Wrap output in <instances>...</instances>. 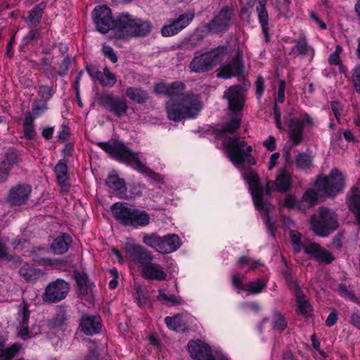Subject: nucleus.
<instances>
[{"label":"nucleus","instance_id":"6","mask_svg":"<svg viewBox=\"0 0 360 360\" xmlns=\"http://www.w3.org/2000/svg\"><path fill=\"white\" fill-rule=\"evenodd\" d=\"M96 145L116 160L131 167L139 172H146V167L141 161L136 153H134L123 143L118 141L113 143L98 142Z\"/></svg>","mask_w":360,"mask_h":360},{"label":"nucleus","instance_id":"5","mask_svg":"<svg viewBox=\"0 0 360 360\" xmlns=\"http://www.w3.org/2000/svg\"><path fill=\"white\" fill-rule=\"evenodd\" d=\"M115 23V37L119 39L144 37L150 32L152 28L149 21L134 18L129 13L120 15Z\"/></svg>","mask_w":360,"mask_h":360},{"label":"nucleus","instance_id":"25","mask_svg":"<svg viewBox=\"0 0 360 360\" xmlns=\"http://www.w3.org/2000/svg\"><path fill=\"white\" fill-rule=\"evenodd\" d=\"M289 288L296 300L297 309L300 314H308L311 311V306L305 299L304 295L296 281L288 280Z\"/></svg>","mask_w":360,"mask_h":360},{"label":"nucleus","instance_id":"21","mask_svg":"<svg viewBox=\"0 0 360 360\" xmlns=\"http://www.w3.org/2000/svg\"><path fill=\"white\" fill-rule=\"evenodd\" d=\"M313 119L307 114L303 115L301 118L292 119L289 124L290 139L294 145H298L302 139L303 134V127L305 125H311Z\"/></svg>","mask_w":360,"mask_h":360},{"label":"nucleus","instance_id":"56","mask_svg":"<svg viewBox=\"0 0 360 360\" xmlns=\"http://www.w3.org/2000/svg\"><path fill=\"white\" fill-rule=\"evenodd\" d=\"M338 316V312L336 310L333 309L328 316L326 320V325L328 327H332L334 326L337 322Z\"/></svg>","mask_w":360,"mask_h":360},{"label":"nucleus","instance_id":"12","mask_svg":"<svg viewBox=\"0 0 360 360\" xmlns=\"http://www.w3.org/2000/svg\"><path fill=\"white\" fill-rule=\"evenodd\" d=\"M124 249L129 260L139 264L141 266L153 259V255L149 250L141 245L136 244L131 238L127 239Z\"/></svg>","mask_w":360,"mask_h":360},{"label":"nucleus","instance_id":"62","mask_svg":"<svg viewBox=\"0 0 360 360\" xmlns=\"http://www.w3.org/2000/svg\"><path fill=\"white\" fill-rule=\"evenodd\" d=\"M350 323L360 330V314L358 313H353L350 317Z\"/></svg>","mask_w":360,"mask_h":360},{"label":"nucleus","instance_id":"10","mask_svg":"<svg viewBox=\"0 0 360 360\" xmlns=\"http://www.w3.org/2000/svg\"><path fill=\"white\" fill-rule=\"evenodd\" d=\"M311 225L316 235L326 237L338 229L339 223L335 212L329 208L321 207L319 208V216L311 217Z\"/></svg>","mask_w":360,"mask_h":360},{"label":"nucleus","instance_id":"3","mask_svg":"<svg viewBox=\"0 0 360 360\" xmlns=\"http://www.w3.org/2000/svg\"><path fill=\"white\" fill-rule=\"evenodd\" d=\"M244 179L248 184L256 209L258 210H266L267 212L263 217L267 230L274 236L276 227L269 216V207L266 202V198L271 191L276 190L281 192L288 191L292 184L291 174L285 169H279L276 180L267 182L266 188H263L260 185L259 176L252 171L245 173Z\"/></svg>","mask_w":360,"mask_h":360},{"label":"nucleus","instance_id":"18","mask_svg":"<svg viewBox=\"0 0 360 360\" xmlns=\"http://www.w3.org/2000/svg\"><path fill=\"white\" fill-rule=\"evenodd\" d=\"M232 16L230 8H223L207 25L208 30L214 34L225 32L231 23Z\"/></svg>","mask_w":360,"mask_h":360},{"label":"nucleus","instance_id":"1","mask_svg":"<svg viewBox=\"0 0 360 360\" xmlns=\"http://www.w3.org/2000/svg\"><path fill=\"white\" fill-rule=\"evenodd\" d=\"M223 97L228 101L230 120L222 125L217 136L222 140L228 156L237 168H241L244 162L255 165V160L250 154L252 151L251 146L237 137H225L224 133L234 134L241 123L242 110L245 98L242 88L238 85L230 86L224 94Z\"/></svg>","mask_w":360,"mask_h":360},{"label":"nucleus","instance_id":"27","mask_svg":"<svg viewBox=\"0 0 360 360\" xmlns=\"http://www.w3.org/2000/svg\"><path fill=\"white\" fill-rule=\"evenodd\" d=\"M32 259L40 264L49 266L62 271H66L72 266V264L66 260L37 257L34 252H32Z\"/></svg>","mask_w":360,"mask_h":360},{"label":"nucleus","instance_id":"48","mask_svg":"<svg viewBox=\"0 0 360 360\" xmlns=\"http://www.w3.org/2000/svg\"><path fill=\"white\" fill-rule=\"evenodd\" d=\"M342 46L340 45H337L335 46V51L332 54H330L328 58V62H329L330 65H336L340 64V55L342 53Z\"/></svg>","mask_w":360,"mask_h":360},{"label":"nucleus","instance_id":"64","mask_svg":"<svg viewBox=\"0 0 360 360\" xmlns=\"http://www.w3.org/2000/svg\"><path fill=\"white\" fill-rule=\"evenodd\" d=\"M69 128L66 126H62L58 131V137L60 140H66L69 136Z\"/></svg>","mask_w":360,"mask_h":360},{"label":"nucleus","instance_id":"53","mask_svg":"<svg viewBox=\"0 0 360 360\" xmlns=\"http://www.w3.org/2000/svg\"><path fill=\"white\" fill-rule=\"evenodd\" d=\"M102 51L103 54L108 57L112 63H116L117 61V57L111 46L103 45L102 47Z\"/></svg>","mask_w":360,"mask_h":360},{"label":"nucleus","instance_id":"15","mask_svg":"<svg viewBox=\"0 0 360 360\" xmlns=\"http://www.w3.org/2000/svg\"><path fill=\"white\" fill-rule=\"evenodd\" d=\"M69 284L62 279H57L49 283L44 294V300L58 302L65 298L69 292Z\"/></svg>","mask_w":360,"mask_h":360},{"label":"nucleus","instance_id":"35","mask_svg":"<svg viewBox=\"0 0 360 360\" xmlns=\"http://www.w3.org/2000/svg\"><path fill=\"white\" fill-rule=\"evenodd\" d=\"M142 242L148 247L155 250L156 252L159 253L161 252L162 240V236H160L158 233H143Z\"/></svg>","mask_w":360,"mask_h":360},{"label":"nucleus","instance_id":"34","mask_svg":"<svg viewBox=\"0 0 360 360\" xmlns=\"http://www.w3.org/2000/svg\"><path fill=\"white\" fill-rule=\"evenodd\" d=\"M6 340L0 338V357L2 360H12L20 352L22 346L20 344L14 343L10 347L4 349Z\"/></svg>","mask_w":360,"mask_h":360},{"label":"nucleus","instance_id":"23","mask_svg":"<svg viewBox=\"0 0 360 360\" xmlns=\"http://www.w3.org/2000/svg\"><path fill=\"white\" fill-rule=\"evenodd\" d=\"M30 311L28 310V307L27 304L23 302L18 306V313L17 316V321L18 323L17 326L18 335L23 340H25L32 336L28 327Z\"/></svg>","mask_w":360,"mask_h":360},{"label":"nucleus","instance_id":"45","mask_svg":"<svg viewBox=\"0 0 360 360\" xmlns=\"http://www.w3.org/2000/svg\"><path fill=\"white\" fill-rule=\"evenodd\" d=\"M265 288L266 283L262 280L257 279L246 284L244 290L252 294H257L261 292Z\"/></svg>","mask_w":360,"mask_h":360},{"label":"nucleus","instance_id":"46","mask_svg":"<svg viewBox=\"0 0 360 360\" xmlns=\"http://www.w3.org/2000/svg\"><path fill=\"white\" fill-rule=\"evenodd\" d=\"M273 328L278 330H283L287 327L285 319L278 313H275L272 319Z\"/></svg>","mask_w":360,"mask_h":360},{"label":"nucleus","instance_id":"13","mask_svg":"<svg viewBox=\"0 0 360 360\" xmlns=\"http://www.w3.org/2000/svg\"><path fill=\"white\" fill-rule=\"evenodd\" d=\"M316 204V195L312 188L307 189L303 194L302 199L297 201L295 196L288 195L283 200L284 207L298 210L305 212Z\"/></svg>","mask_w":360,"mask_h":360},{"label":"nucleus","instance_id":"26","mask_svg":"<svg viewBox=\"0 0 360 360\" xmlns=\"http://www.w3.org/2000/svg\"><path fill=\"white\" fill-rule=\"evenodd\" d=\"M79 327L86 335H93L100 333L101 322L99 316L83 315L80 319Z\"/></svg>","mask_w":360,"mask_h":360},{"label":"nucleus","instance_id":"29","mask_svg":"<svg viewBox=\"0 0 360 360\" xmlns=\"http://www.w3.org/2000/svg\"><path fill=\"white\" fill-rule=\"evenodd\" d=\"M347 203L349 208L356 217L359 226H360V191L358 188H353L348 194Z\"/></svg>","mask_w":360,"mask_h":360},{"label":"nucleus","instance_id":"7","mask_svg":"<svg viewBox=\"0 0 360 360\" xmlns=\"http://www.w3.org/2000/svg\"><path fill=\"white\" fill-rule=\"evenodd\" d=\"M290 237L292 249L295 253L304 251L305 254L310 255L316 261L326 264H329L334 261L335 257L330 252L324 249L318 243L302 240L301 234L298 231H290Z\"/></svg>","mask_w":360,"mask_h":360},{"label":"nucleus","instance_id":"9","mask_svg":"<svg viewBox=\"0 0 360 360\" xmlns=\"http://www.w3.org/2000/svg\"><path fill=\"white\" fill-rule=\"evenodd\" d=\"M228 53V50L225 46H219L203 53H195L189 64V69L191 72L196 73L209 72L217 64L226 58Z\"/></svg>","mask_w":360,"mask_h":360},{"label":"nucleus","instance_id":"16","mask_svg":"<svg viewBox=\"0 0 360 360\" xmlns=\"http://www.w3.org/2000/svg\"><path fill=\"white\" fill-rule=\"evenodd\" d=\"M256 1H257L256 6L257 17L260 22L262 32L267 39L269 31V15L266 9L267 0H242L241 3L243 6L241 10L243 13L248 12L250 8H252Z\"/></svg>","mask_w":360,"mask_h":360},{"label":"nucleus","instance_id":"51","mask_svg":"<svg viewBox=\"0 0 360 360\" xmlns=\"http://www.w3.org/2000/svg\"><path fill=\"white\" fill-rule=\"evenodd\" d=\"M47 108V105L45 101L40 100L36 103L35 105L32 108V113L34 117L39 116Z\"/></svg>","mask_w":360,"mask_h":360},{"label":"nucleus","instance_id":"2","mask_svg":"<svg viewBox=\"0 0 360 360\" xmlns=\"http://www.w3.org/2000/svg\"><path fill=\"white\" fill-rule=\"evenodd\" d=\"M185 88L186 85L178 81L170 84L160 82L154 87L156 94L170 98L166 103L167 117L170 120L179 122L194 118L202 108L199 96L194 94H184Z\"/></svg>","mask_w":360,"mask_h":360},{"label":"nucleus","instance_id":"31","mask_svg":"<svg viewBox=\"0 0 360 360\" xmlns=\"http://www.w3.org/2000/svg\"><path fill=\"white\" fill-rule=\"evenodd\" d=\"M105 183L110 188L117 192L120 198H126L127 188L125 181L117 174H110Z\"/></svg>","mask_w":360,"mask_h":360},{"label":"nucleus","instance_id":"40","mask_svg":"<svg viewBox=\"0 0 360 360\" xmlns=\"http://www.w3.org/2000/svg\"><path fill=\"white\" fill-rule=\"evenodd\" d=\"M309 51L314 52V50L308 45L307 39L304 35L299 37L295 46L291 49V52L297 55H306Z\"/></svg>","mask_w":360,"mask_h":360},{"label":"nucleus","instance_id":"39","mask_svg":"<svg viewBox=\"0 0 360 360\" xmlns=\"http://www.w3.org/2000/svg\"><path fill=\"white\" fill-rule=\"evenodd\" d=\"M126 95L130 100L138 103H145L148 98L146 92L139 88H127L126 89Z\"/></svg>","mask_w":360,"mask_h":360},{"label":"nucleus","instance_id":"61","mask_svg":"<svg viewBox=\"0 0 360 360\" xmlns=\"http://www.w3.org/2000/svg\"><path fill=\"white\" fill-rule=\"evenodd\" d=\"M39 93L44 99H49L52 96L51 88L46 86H41Z\"/></svg>","mask_w":360,"mask_h":360},{"label":"nucleus","instance_id":"52","mask_svg":"<svg viewBox=\"0 0 360 360\" xmlns=\"http://www.w3.org/2000/svg\"><path fill=\"white\" fill-rule=\"evenodd\" d=\"M285 83L283 80L279 82L277 96L275 98V103H283L285 101Z\"/></svg>","mask_w":360,"mask_h":360},{"label":"nucleus","instance_id":"38","mask_svg":"<svg viewBox=\"0 0 360 360\" xmlns=\"http://www.w3.org/2000/svg\"><path fill=\"white\" fill-rule=\"evenodd\" d=\"M34 120V117L30 113L25 115L22 127L24 137L27 140H32L36 136Z\"/></svg>","mask_w":360,"mask_h":360},{"label":"nucleus","instance_id":"30","mask_svg":"<svg viewBox=\"0 0 360 360\" xmlns=\"http://www.w3.org/2000/svg\"><path fill=\"white\" fill-rule=\"evenodd\" d=\"M71 243V237L66 233H63L54 239L51 243V249L55 254H63L68 250Z\"/></svg>","mask_w":360,"mask_h":360},{"label":"nucleus","instance_id":"28","mask_svg":"<svg viewBox=\"0 0 360 360\" xmlns=\"http://www.w3.org/2000/svg\"><path fill=\"white\" fill-rule=\"evenodd\" d=\"M160 254H169L177 250L181 245L180 238L176 234H167L162 236Z\"/></svg>","mask_w":360,"mask_h":360},{"label":"nucleus","instance_id":"50","mask_svg":"<svg viewBox=\"0 0 360 360\" xmlns=\"http://www.w3.org/2000/svg\"><path fill=\"white\" fill-rule=\"evenodd\" d=\"M352 78L355 90L360 93V65H357L354 68Z\"/></svg>","mask_w":360,"mask_h":360},{"label":"nucleus","instance_id":"42","mask_svg":"<svg viewBox=\"0 0 360 360\" xmlns=\"http://www.w3.org/2000/svg\"><path fill=\"white\" fill-rule=\"evenodd\" d=\"M313 161L312 156L308 153H300L295 158V165L300 169L309 168Z\"/></svg>","mask_w":360,"mask_h":360},{"label":"nucleus","instance_id":"17","mask_svg":"<svg viewBox=\"0 0 360 360\" xmlns=\"http://www.w3.org/2000/svg\"><path fill=\"white\" fill-rule=\"evenodd\" d=\"M32 187L27 184H18L8 191L7 201L13 206H20L25 204L31 195Z\"/></svg>","mask_w":360,"mask_h":360},{"label":"nucleus","instance_id":"59","mask_svg":"<svg viewBox=\"0 0 360 360\" xmlns=\"http://www.w3.org/2000/svg\"><path fill=\"white\" fill-rule=\"evenodd\" d=\"M232 283L236 288L238 290H243L245 288V285H243V278L239 275H233L232 277Z\"/></svg>","mask_w":360,"mask_h":360},{"label":"nucleus","instance_id":"54","mask_svg":"<svg viewBox=\"0 0 360 360\" xmlns=\"http://www.w3.org/2000/svg\"><path fill=\"white\" fill-rule=\"evenodd\" d=\"M239 263L243 265L250 266V269H252V270L255 269L257 266V265L261 264L259 261L258 262L253 261L251 259L248 258L246 257H241L239 259Z\"/></svg>","mask_w":360,"mask_h":360},{"label":"nucleus","instance_id":"19","mask_svg":"<svg viewBox=\"0 0 360 360\" xmlns=\"http://www.w3.org/2000/svg\"><path fill=\"white\" fill-rule=\"evenodd\" d=\"M100 103L117 117L124 115L129 108L126 99L110 94L101 95Z\"/></svg>","mask_w":360,"mask_h":360},{"label":"nucleus","instance_id":"22","mask_svg":"<svg viewBox=\"0 0 360 360\" xmlns=\"http://www.w3.org/2000/svg\"><path fill=\"white\" fill-rule=\"evenodd\" d=\"M193 13H187L181 14L178 18L173 20L170 24L164 25L161 30V33L164 37H171L176 34L193 20Z\"/></svg>","mask_w":360,"mask_h":360},{"label":"nucleus","instance_id":"55","mask_svg":"<svg viewBox=\"0 0 360 360\" xmlns=\"http://www.w3.org/2000/svg\"><path fill=\"white\" fill-rule=\"evenodd\" d=\"M256 94L258 98L261 97L264 90V80L261 76L257 77L255 83Z\"/></svg>","mask_w":360,"mask_h":360},{"label":"nucleus","instance_id":"44","mask_svg":"<svg viewBox=\"0 0 360 360\" xmlns=\"http://www.w3.org/2000/svg\"><path fill=\"white\" fill-rule=\"evenodd\" d=\"M337 290L339 295L345 300H350L356 303L359 302V299L355 295L354 291L352 290H349L345 284H338Z\"/></svg>","mask_w":360,"mask_h":360},{"label":"nucleus","instance_id":"11","mask_svg":"<svg viewBox=\"0 0 360 360\" xmlns=\"http://www.w3.org/2000/svg\"><path fill=\"white\" fill-rule=\"evenodd\" d=\"M94 22L97 30L101 33H107L112 30L115 34L116 20H112V13L110 8L106 6H98L93 11Z\"/></svg>","mask_w":360,"mask_h":360},{"label":"nucleus","instance_id":"49","mask_svg":"<svg viewBox=\"0 0 360 360\" xmlns=\"http://www.w3.org/2000/svg\"><path fill=\"white\" fill-rule=\"evenodd\" d=\"M76 281L77 285L79 286V292L82 295L86 294L88 288L86 285V276L81 274H77Z\"/></svg>","mask_w":360,"mask_h":360},{"label":"nucleus","instance_id":"57","mask_svg":"<svg viewBox=\"0 0 360 360\" xmlns=\"http://www.w3.org/2000/svg\"><path fill=\"white\" fill-rule=\"evenodd\" d=\"M263 145L269 151H274L276 148V139L273 136H269L263 143Z\"/></svg>","mask_w":360,"mask_h":360},{"label":"nucleus","instance_id":"43","mask_svg":"<svg viewBox=\"0 0 360 360\" xmlns=\"http://www.w3.org/2000/svg\"><path fill=\"white\" fill-rule=\"evenodd\" d=\"M165 322L169 329L176 331L181 330L185 325L180 314H176L174 316H167L165 319Z\"/></svg>","mask_w":360,"mask_h":360},{"label":"nucleus","instance_id":"60","mask_svg":"<svg viewBox=\"0 0 360 360\" xmlns=\"http://www.w3.org/2000/svg\"><path fill=\"white\" fill-rule=\"evenodd\" d=\"M274 117H275V120H276V127L279 129H282V123H281V114L279 108L277 106V105L276 103L274 107Z\"/></svg>","mask_w":360,"mask_h":360},{"label":"nucleus","instance_id":"8","mask_svg":"<svg viewBox=\"0 0 360 360\" xmlns=\"http://www.w3.org/2000/svg\"><path fill=\"white\" fill-rule=\"evenodd\" d=\"M345 187V176L337 168H333L328 176H320L317 179L314 188L316 195V202L319 197L335 196Z\"/></svg>","mask_w":360,"mask_h":360},{"label":"nucleus","instance_id":"36","mask_svg":"<svg viewBox=\"0 0 360 360\" xmlns=\"http://www.w3.org/2000/svg\"><path fill=\"white\" fill-rule=\"evenodd\" d=\"M157 300L163 304H171L172 306H179L184 303V300L180 296L167 293L165 290L162 288L158 290Z\"/></svg>","mask_w":360,"mask_h":360},{"label":"nucleus","instance_id":"33","mask_svg":"<svg viewBox=\"0 0 360 360\" xmlns=\"http://www.w3.org/2000/svg\"><path fill=\"white\" fill-rule=\"evenodd\" d=\"M19 274L27 282H35L44 274L41 270L34 268L29 264H23Z\"/></svg>","mask_w":360,"mask_h":360},{"label":"nucleus","instance_id":"20","mask_svg":"<svg viewBox=\"0 0 360 360\" xmlns=\"http://www.w3.org/2000/svg\"><path fill=\"white\" fill-rule=\"evenodd\" d=\"M188 350L193 360H215L210 347L202 340L189 341Z\"/></svg>","mask_w":360,"mask_h":360},{"label":"nucleus","instance_id":"37","mask_svg":"<svg viewBox=\"0 0 360 360\" xmlns=\"http://www.w3.org/2000/svg\"><path fill=\"white\" fill-rule=\"evenodd\" d=\"M44 8V4L41 3L30 11L27 22L30 27H36L39 24Z\"/></svg>","mask_w":360,"mask_h":360},{"label":"nucleus","instance_id":"47","mask_svg":"<svg viewBox=\"0 0 360 360\" xmlns=\"http://www.w3.org/2000/svg\"><path fill=\"white\" fill-rule=\"evenodd\" d=\"M17 162V155L13 150H9L6 155L5 160L3 161V166L6 169L11 168Z\"/></svg>","mask_w":360,"mask_h":360},{"label":"nucleus","instance_id":"14","mask_svg":"<svg viewBox=\"0 0 360 360\" xmlns=\"http://www.w3.org/2000/svg\"><path fill=\"white\" fill-rule=\"evenodd\" d=\"M243 67V53L237 51L229 61L221 65L217 71V77L225 79L236 77L242 72Z\"/></svg>","mask_w":360,"mask_h":360},{"label":"nucleus","instance_id":"58","mask_svg":"<svg viewBox=\"0 0 360 360\" xmlns=\"http://www.w3.org/2000/svg\"><path fill=\"white\" fill-rule=\"evenodd\" d=\"M330 106H331V108L334 113L335 117L338 120L341 115V111H342V106H341L340 103L337 101H332L330 103Z\"/></svg>","mask_w":360,"mask_h":360},{"label":"nucleus","instance_id":"41","mask_svg":"<svg viewBox=\"0 0 360 360\" xmlns=\"http://www.w3.org/2000/svg\"><path fill=\"white\" fill-rule=\"evenodd\" d=\"M98 78L103 86L112 87L116 83V77L108 68L103 69V72L98 73Z\"/></svg>","mask_w":360,"mask_h":360},{"label":"nucleus","instance_id":"32","mask_svg":"<svg viewBox=\"0 0 360 360\" xmlns=\"http://www.w3.org/2000/svg\"><path fill=\"white\" fill-rule=\"evenodd\" d=\"M54 172L57 181L62 188L65 190L68 189L69 188V184H68L69 176L66 162L62 160L59 161V162L55 166Z\"/></svg>","mask_w":360,"mask_h":360},{"label":"nucleus","instance_id":"4","mask_svg":"<svg viewBox=\"0 0 360 360\" xmlns=\"http://www.w3.org/2000/svg\"><path fill=\"white\" fill-rule=\"evenodd\" d=\"M110 210L117 221L125 226L134 229L145 227L150 222V214L143 210L135 208L126 202H115Z\"/></svg>","mask_w":360,"mask_h":360},{"label":"nucleus","instance_id":"63","mask_svg":"<svg viewBox=\"0 0 360 360\" xmlns=\"http://www.w3.org/2000/svg\"><path fill=\"white\" fill-rule=\"evenodd\" d=\"M279 157V153H274L270 156L269 163L268 165V169L269 170L272 169L276 165Z\"/></svg>","mask_w":360,"mask_h":360},{"label":"nucleus","instance_id":"24","mask_svg":"<svg viewBox=\"0 0 360 360\" xmlns=\"http://www.w3.org/2000/svg\"><path fill=\"white\" fill-rule=\"evenodd\" d=\"M142 276L148 280L162 281L167 280V274L159 264L152 261L146 262L141 271Z\"/></svg>","mask_w":360,"mask_h":360}]
</instances>
